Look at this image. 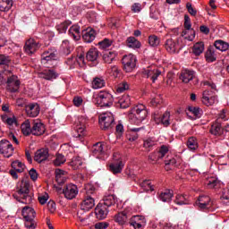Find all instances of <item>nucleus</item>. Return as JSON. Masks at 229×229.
<instances>
[{
    "label": "nucleus",
    "instance_id": "1",
    "mask_svg": "<svg viewBox=\"0 0 229 229\" xmlns=\"http://www.w3.org/2000/svg\"><path fill=\"white\" fill-rule=\"evenodd\" d=\"M33 192L30 190V181L28 179H23L20 188L17 190V194H14L13 198L20 203L30 205V203H33Z\"/></svg>",
    "mask_w": 229,
    "mask_h": 229
},
{
    "label": "nucleus",
    "instance_id": "2",
    "mask_svg": "<svg viewBox=\"0 0 229 229\" xmlns=\"http://www.w3.org/2000/svg\"><path fill=\"white\" fill-rule=\"evenodd\" d=\"M115 203H117L115 195H107L104 197L103 200L100 201L95 208L97 219H106L108 212H110L108 208H110V207H114Z\"/></svg>",
    "mask_w": 229,
    "mask_h": 229
},
{
    "label": "nucleus",
    "instance_id": "3",
    "mask_svg": "<svg viewBox=\"0 0 229 229\" xmlns=\"http://www.w3.org/2000/svg\"><path fill=\"white\" fill-rule=\"evenodd\" d=\"M21 131L23 135H44L46 127L44 123H40V120H26L21 124Z\"/></svg>",
    "mask_w": 229,
    "mask_h": 229
},
{
    "label": "nucleus",
    "instance_id": "4",
    "mask_svg": "<svg viewBox=\"0 0 229 229\" xmlns=\"http://www.w3.org/2000/svg\"><path fill=\"white\" fill-rule=\"evenodd\" d=\"M146 117H148V109H146V106L140 104L131 109L129 119L132 124L139 126L143 121H146Z\"/></svg>",
    "mask_w": 229,
    "mask_h": 229
},
{
    "label": "nucleus",
    "instance_id": "5",
    "mask_svg": "<svg viewBox=\"0 0 229 229\" xmlns=\"http://www.w3.org/2000/svg\"><path fill=\"white\" fill-rule=\"evenodd\" d=\"M93 103L100 108H110L114 105V96L108 91H100L96 98H93Z\"/></svg>",
    "mask_w": 229,
    "mask_h": 229
},
{
    "label": "nucleus",
    "instance_id": "6",
    "mask_svg": "<svg viewBox=\"0 0 229 229\" xmlns=\"http://www.w3.org/2000/svg\"><path fill=\"white\" fill-rule=\"evenodd\" d=\"M122 64L125 72H132L137 65V57L131 54L123 55Z\"/></svg>",
    "mask_w": 229,
    "mask_h": 229
},
{
    "label": "nucleus",
    "instance_id": "7",
    "mask_svg": "<svg viewBox=\"0 0 229 229\" xmlns=\"http://www.w3.org/2000/svg\"><path fill=\"white\" fill-rule=\"evenodd\" d=\"M91 153L93 157L98 158L99 160L105 159V155H106V143L98 142L91 148Z\"/></svg>",
    "mask_w": 229,
    "mask_h": 229
},
{
    "label": "nucleus",
    "instance_id": "8",
    "mask_svg": "<svg viewBox=\"0 0 229 229\" xmlns=\"http://www.w3.org/2000/svg\"><path fill=\"white\" fill-rule=\"evenodd\" d=\"M199 210L207 212L210 210L214 205V201L208 196H199L198 200L195 202Z\"/></svg>",
    "mask_w": 229,
    "mask_h": 229
},
{
    "label": "nucleus",
    "instance_id": "9",
    "mask_svg": "<svg viewBox=\"0 0 229 229\" xmlns=\"http://www.w3.org/2000/svg\"><path fill=\"white\" fill-rule=\"evenodd\" d=\"M115 120L114 119V114L112 113L104 114L99 118V124L102 130H110L114 126Z\"/></svg>",
    "mask_w": 229,
    "mask_h": 229
},
{
    "label": "nucleus",
    "instance_id": "10",
    "mask_svg": "<svg viewBox=\"0 0 229 229\" xmlns=\"http://www.w3.org/2000/svg\"><path fill=\"white\" fill-rule=\"evenodd\" d=\"M13 145L7 140H2L0 141V153L4 155L5 158H10L13 155Z\"/></svg>",
    "mask_w": 229,
    "mask_h": 229
},
{
    "label": "nucleus",
    "instance_id": "11",
    "mask_svg": "<svg viewBox=\"0 0 229 229\" xmlns=\"http://www.w3.org/2000/svg\"><path fill=\"white\" fill-rule=\"evenodd\" d=\"M63 194L66 199H74L78 196V186L74 184H68L64 187Z\"/></svg>",
    "mask_w": 229,
    "mask_h": 229
},
{
    "label": "nucleus",
    "instance_id": "12",
    "mask_svg": "<svg viewBox=\"0 0 229 229\" xmlns=\"http://www.w3.org/2000/svg\"><path fill=\"white\" fill-rule=\"evenodd\" d=\"M40 48V45L38 42L35 41V39H29L26 41L25 46L23 47L25 53L27 55H34V53H37L38 49Z\"/></svg>",
    "mask_w": 229,
    "mask_h": 229
},
{
    "label": "nucleus",
    "instance_id": "13",
    "mask_svg": "<svg viewBox=\"0 0 229 229\" xmlns=\"http://www.w3.org/2000/svg\"><path fill=\"white\" fill-rule=\"evenodd\" d=\"M80 207L81 211L89 212V210H92L94 207H96V200H94V198L90 196H86L81 202Z\"/></svg>",
    "mask_w": 229,
    "mask_h": 229
},
{
    "label": "nucleus",
    "instance_id": "14",
    "mask_svg": "<svg viewBox=\"0 0 229 229\" xmlns=\"http://www.w3.org/2000/svg\"><path fill=\"white\" fill-rule=\"evenodd\" d=\"M171 119V113L168 111L165 112L161 116L158 114L154 115V121L157 124H163L165 128L171 124L169 121Z\"/></svg>",
    "mask_w": 229,
    "mask_h": 229
},
{
    "label": "nucleus",
    "instance_id": "15",
    "mask_svg": "<svg viewBox=\"0 0 229 229\" xmlns=\"http://www.w3.org/2000/svg\"><path fill=\"white\" fill-rule=\"evenodd\" d=\"M196 78V72L194 70H182L179 75V80L182 81V83H189L190 81H192Z\"/></svg>",
    "mask_w": 229,
    "mask_h": 229
},
{
    "label": "nucleus",
    "instance_id": "16",
    "mask_svg": "<svg viewBox=\"0 0 229 229\" xmlns=\"http://www.w3.org/2000/svg\"><path fill=\"white\" fill-rule=\"evenodd\" d=\"M6 83H7V89L10 90V92L19 91V87H21V82L17 80V77L15 75L8 77Z\"/></svg>",
    "mask_w": 229,
    "mask_h": 229
},
{
    "label": "nucleus",
    "instance_id": "17",
    "mask_svg": "<svg viewBox=\"0 0 229 229\" xmlns=\"http://www.w3.org/2000/svg\"><path fill=\"white\" fill-rule=\"evenodd\" d=\"M47 158H49V150L47 148H41L37 150L34 156V160L35 162H38V164L46 162Z\"/></svg>",
    "mask_w": 229,
    "mask_h": 229
},
{
    "label": "nucleus",
    "instance_id": "18",
    "mask_svg": "<svg viewBox=\"0 0 229 229\" xmlns=\"http://www.w3.org/2000/svg\"><path fill=\"white\" fill-rule=\"evenodd\" d=\"M58 58V52L55 48L46 50L42 54V62H55Z\"/></svg>",
    "mask_w": 229,
    "mask_h": 229
},
{
    "label": "nucleus",
    "instance_id": "19",
    "mask_svg": "<svg viewBox=\"0 0 229 229\" xmlns=\"http://www.w3.org/2000/svg\"><path fill=\"white\" fill-rule=\"evenodd\" d=\"M25 110L29 117H37L40 114V106L37 103L29 104L26 106Z\"/></svg>",
    "mask_w": 229,
    "mask_h": 229
},
{
    "label": "nucleus",
    "instance_id": "20",
    "mask_svg": "<svg viewBox=\"0 0 229 229\" xmlns=\"http://www.w3.org/2000/svg\"><path fill=\"white\" fill-rule=\"evenodd\" d=\"M123 167H124L123 161L118 159L109 164L108 170L113 174H120V173H123Z\"/></svg>",
    "mask_w": 229,
    "mask_h": 229
},
{
    "label": "nucleus",
    "instance_id": "21",
    "mask_svg": "<svg viewBox=\"0 0 229 229\" xmlns=\"http://www.w3.org/2000/svg\"><path fill=\"white\" fill-rule=\"evenodd\" d=\"M162 74V72L158 69H148L144 72V76L151 80L152 83H155L158 80V76Z\"/></svg>",
    "mask_w": 229,
    "mask_h": 229
},
{
    "label": "nucleus",
    "instance_id": "22",
    "mask_svg": "<svg viewBox=\"0 0 229 229\" xmlns=\"http://www.w3.org/2000/svg\"><path fill=\"white\" fill-rule=\"evenodd\" d=\"M82 38L87 44H90L96 38V30L92 28H88L82 31Z\"/></svg>",
    "mask_w": 229,
    "mask_h": 229
},
{
    "label": "nucleus",
    "instance_id": "23",
    "mask_svg": "<svg viewBox=\"0 0 229 229\" xmlns=\"http://www.w3.org/2000/svg\"><path fill=\"white\" fill-rule=\"evenodd\" d=\"M41 78L47 80L48 81H53L58 77V72H55L53 69H45L40 72Z\"/></svg>",
    "mask_w": 229,
    "mask_h": 229
},
{
    "label": "nucleus",
    "instance_id": "24",
    "mask_svg": "<svg viewBox=\"0 0 229 229\" xmlns=\"http://www.w3.org/2000/svg\"><path fill=\"white\" fill-rule=\"evenodd\" d=\"M223 131L224 130L223 127L221 126V123H219L218 121H216L211 124L209 130V133H211V135H215V137H221Z\"/></svg>",
    "mask_w": 229,
    "mask_h": 229
},
{
    "label": "nucleus",
    "instance_id": "25",
    "mask_svg": "<svg viewBox=\"0 0 229 229\" xmlns=\"http://www.w3.org/2000/svg\"><path fill=\"white\" fill-rule=\"evenodd\" d=\"M205 58L208 64H212V62H216L217 60V55H216V48L214 47H208L205 54Z\"/></svg>",
    "mask_w": 229,
    "mask_h": 229
},
{
    "label": "nucleus",
    "instance_id": "26",
    "mask_svg": "<svg viewBox=\"0 0 229 229\" xmlns=\"http://www.w3.org/2000/svg\"><path fill=\"white\" fill-rule=\"evenodd\" d=\"M130 105H131V100L130 99V96L123 95L118 98L117 106H120V108H123V109L129 108Z\"/></svg>",
    "mask_w": 229,
    "mask_h": 229
},
{
    "label": "nucleus",
    "instance_id": "27",
    "mask_svg": "<svg viewBox=\"0 0 229 229\" xmlns=\"http://www.w3.org/2000/svg\"><path fill=\"white\" fill-rule=\"evenodd\" d=\"M141 130H144V127L130 129L129 134L126 135L127 140H130V142H135V140L139 139V131Z\"/></svg>",
    "mask_w": 229,
    "mask_h": 229
},
{
    "label": "nucleus",
    "instance_id": "28",
    "mask_svg": "<svg viewBox=\"0 0 229 229\" xmlns=\"http://www.w3.org/2000/svg\"><path fill=\"white\" fill-rule=\"evenodd\" d=\"M99 58V50L98 48H90L86 54L88 62H96Z\"/></svg>",
    "mask_w": 229,
    "mask_h": 229
},
{
    "label": "nucleus",
    "instance_id": "29",
    "mask_svg": "<svg viewBox=\"0 0 229 229\" xmlns=\"http://www.w3.org/2000/svg\"><path fill=\"white\" fill-rule=\"evenodd\" d=\"M68 33L70 37L73 38V40H80L81 38V32H80V26L78 25H72L69 29Z\"/></svg>",
    "mask_w": 229,
    "mask_h": 229
},
{
    "label": "nucleus",
    "instance_id": "30",
    "mask_svg": "<svg viewBox=\"0 0 229 229\" xmlns=\"http://www.w3.org/2000/svg\"><path fill=\"white\" fill-rule=\"evenodd\" d=\"M213 47H216L218 51H228L229 44L226 41H223V39H217L214 42Z\"/></svg>",
    "mask_w": 229,
    "mask_h": 229
},
{
    "label": "nucleus",
    "instance_id": "31",
    "mask_svg": "<svg viewBox=\"0 0 229 229\" xmlns=\"http://www.w3.org/2000/svg\"><path fill=\"white\" fill-rule=\"evenodd\" d=\"M21 216H23V219L35 218V209L31 207L26 206L21 210Z\"/></svg>",
    "mask_w": 229,
    "mask_h": 229
},
{
    "label": "nucleus",
    "instance_id": "32",
    "mask_svg": "<svg viewBox=\"0 0 229 229\" xmlns=\"http://www.w3.org/2000/svg\"><path fill=\"white\" fill-rule=\"evenodd\" d=\"M117 57V52L115 51H106L103 55V61L105 64H112Z\"/></svg>",
    "mask_w": 229,
    "mask_h": 229
},
{
    "label": "nucleus",
    "instance_id": "33",
    "mask_svg": "<svg viewBox=\"0 0 229 229\" xmlns=\"http://www.w3.org/2000/svg\"><path fill=\"white\" fill-rule=\"evenodd\" d=\"M165 47L168 53H176L178 43L173 39H167L165 43Z\"/></svg>",
    "mask_w": 229,
    "mask_h": 229
},
{
    "label": "nucleus",
    "instance_id": "34",
    "mask_svg": "<svg viewBox=\"0 0 229 229\" xmlns=\"http://www.w3.org/2000/svg\"><path fill=\"white\" fill-rule=\"evenodd\" d=\"M127 47L131 49H140V41H139L135 37H129L126 40Z\"/></svg>",
    "mask_w": 229,
    "mask_h": 229
},
{
    "label": "nucleus",
    "instance_id": "35",
    "mask_svg": "<svg viewBox=\"0 0 229 229\" xmlns=\"http://www.w3.org/2000/svg\"><path fill=\"white\" fill-rule=\"evenodd\" d=\"M61 51L65 56L71 55V53L72 52V45H71L69 40L63 41L61 45Z\"/></svg>",
    "mask_w": 229,
    "mask_h": 229
},
{
    "label": "nucleus",
    "instance_id": "36",
    "mask_svg": "<svg viewBox=\"0 0 229 229\" xmlns=\"http://www.w3.org/2000/svg\"><path fill=\"white\" fill-rule=\"evenodd\" d=\"M13 6V0H0V12H10Z\"/></svg>",
    "mask_w": 229,
    "mask_h": 229
},
{
    "label": "nucleus",
    "instance_id": "37",
    "mask_svg": "<svg viewBox=\"0 0 229 229\" xmlns=\"http://www.w3.org/2000/svg\"><path fill=\"white\" fill-rule=\"evenodd\" d=\"M203 51H205V43L200 41L194 44L192 47V53L195 55V56H199Z\"/></svg>",
    "mask_w": 229,
    "mask_h": 229
},
{
    "label": "nucleus",
    "instance_id": "38",
    "mask_svg": "<svg viewBox=\"0 0 229 229\" xmlns=\"http://www.w3.org/2000/svg\"><path fill=\"white\" fill-rule=\"evenodd\" d=\"M114 221L121 225H126L128 221V215L126 214V212H120L114 216Z\"/></svg>",
    "mask_w": 229,
    "mask_h": 229
},
{
    "label": "nucleus",
    "instance_id": "39",
    "mask_svg": "<svg viewBox=\"0 0 229 229\" xmlns=\"http://www.w3.org/2000/svg\"><path fill=\"white\" fill-rule=\"evenodd\" d=\"M173 196H174L173 191L166 190L159 195V199H160V201H163L164 203H169V202H171Z\"/></svg>",
    "mask_w": 229,
    "mask_h": 229
},
{
    "label": "nucleus",
    "instance_id": "40",
    "mask_svg": "<svg viewBox=\"0 0 229 229\" xmlns=\"http://www.w3.org/2000/svg\"><path fill=\"white\" fill-rule=\"evenodd\" d=\"M72 24V21H71L70 20H66L64 22L57 24L55 26V28H56L57 31H59V33H67V29Z\"/></svg>",
    "mask_w": 229,
    "mask_h": 229
},
{
    "label": "nucleus",
    "instance_id": "41",
    "mask_svg": "<svg viewBox=\"0 0 229 229\" xmlns=\"http://www.w3.org/2000/svg\"><path fill=\"white\" fill-rule=\"evenodd\" d=\"M106 84V82L102 79V78H98L96 77L93 79L91 85L93 89H103V87H105V85Z\"/></svg>",
    "mask_w": 229,
    "mask_h": 229
},
{
    "label": "nucleus",
    "instance_id": "42",
    "mask_svg": "<svg viewBox=\"0 0 229 229\" xmlns=\"http://www.w3.org/2000/svg\"><path fill=\"white\" fill-rule=\"evenodd\" d=\"M174 202L175 203V205H179V206L189 205L187 195L177 194Z\"/></svg>",
    "mask_w": 229,
    "mask_h": 229
},
{
    "label": "nucleus",
    "instance_id": "43",
    "mask_svg": "<svg viewBox=\"0 0 229 229\" xmlns=\"http://www.w3.org/2000/svg\"><path fill=\"white\" fill-rule=\"evenodd\" d=\"M187 146L191 151H196L198 149V140L195 137H190L187 141Z\"/></svg>",
    "mask_w": 229,
    "mask_h": 229
},
{
    "label": "nucleus",
    "instance_id": "44",
    "mask_svg": "<svg viewBox=\"0 0 229 229\" xmlns=\"http://www.w3.org/2000/svg\"><path fill=\"white\" fill-rule=\"evenodd\" d=\"M188 110H189V112L193 114V115L195 117H197V119H199V117H201V115H203V110H201V108H199V107L189 106Z\"/></svg>",
    "mask_w": 229,
    "mask_h": 229
},
{
    "label": "nucleus",
    "instance_id": "45",
    "mask_svg": "<svg viewBox=\"0 0 229 229\" xmlns=\"http://www.w3.org/2000/svg\"><path fill=\"white\" fill-rule=\"evenodd\" d=\"M113 44V41L109 38H104L103 40L99 41L98 46L99 49H108Z\"/></svg>",
    "mask_w": 229,
    "mask_h": 229
},
{
    "label": "nucleus",
    "instance_id": "46",
    "mask_svg": "<svg viewBox=\"0 0 229 229\" xmlns=\"http://www.w3.org/2000/svg\"><path fill=\"white\" fill-rule=\"evenodd\" d=\"M140 187L143 188V191H145L146 192H148V191L153 192V191H155V189L153 188V185H151V181L149 180L143 181L140 183Z\"/></svg>",
    "mask_w": 229,
    "mask_h": 229
},
{
    "label": "nucleus",
    "instance_id": "47",
    "mask_svg": "<svg viewBox=\"0 0 229 229\" xmlns=\"http://www.w3.org/2000/svg\"><path fill=\"white\" fill-rule=\"evenodd\" d=\"M83 162H81V157H73L72 159V162L70 163V165L72 167V169L76 170L78 167L81 166Z\"/></svg>",
    "mask_w": 229,
    "mask_h": 229
},
{
    "label": "nucleus",
    "instance_id": "48",
    "mask_svg": "<svg viewBox=\"0 0 229 229\" xmlns=\"http://www.w3.org/2000/svg\"><path fill=\"white\" fill-rule=\"evenodd\" d=\"M138 223H146V218L142 216H133L132 217L130 218V225H135Z\"/></svg>",
    "mask_w": 229,
    "mask_h": 229
},
{
    "label": "nucleus",
    "instance_id": "49",
    "mask_svg": "<svg viewBox=\"0 0 229 229\" xmlns=\"http://www.w3.org/2000/svg\"><path fill=\"white\" fill-rule=\"evenodd\" d=\"M156 153H157V158L161 159L164 157H165V155H167V153H169V148H167V146H165V145H163L159 148V151H157Z\"/></svg>",
    "mask_w": 229,
    "mask_h": 229
},
{
    "label": "nucleus",
    "instance_id": "50",
    "mask_svg": "<svg viewBox=\"0 0 229 229\" xmlns=\"http://www.w3.org/2000/svg\"><path fill=\"white\" fill-rule=\"evenodd\" d=\"M148 44L152 47H157V46L160 44V38H158V37H157L156 35H151L148 37Z\"/></svg>",
    "mask_w": 229,
    "mask_h": 229
},
{
    "label": "nucleus",
    "instance_id": "51",
    "mask_svg": "<svg viewBox=\"0 0 229 229\" xmlns=\"http://www.w3.org/2000/svg\"><path fill=\"white\" fill-rule=\"evenodd\" d=\"M128 89H130L128 82L123 81L120 84H118V86L116 88V92H118V94H121V93L124 92V90H128Z\"/></svg>",
    "mask_w": 229,
    "mask_h": 229
},
{
    "label": "nucleus",
    "instance_id": "52",
    "mask_svg": "<svg viewBox=\"0 0 229 229\" xmlns=\"http://www.w3.org/2000/svg\"><path fill=\"white\" fill-rule=\"evenodd\" d=\"M55 165H62V164H65V157L62 154H57L55 159L54 160Z\"/></svg>",
    "mask_w": 229,
    "mask_h": 229
},
{
    "label": "nucleus",
    "instance_id": "53",
    "mask_svg": "<svg viewBox=\"0 0 229 229\" xmlns=\"http://www.w3.org/2000/svg\"><path fill=\"white\" fill-rule=\"evenodd\" d=\"M209 189H216L219 185V181L214 177L208 180L207 182Z\"/></svg>",
    "mask_w": 229,
    "mask_h": 229
},
{
    "label": "nucleus",
    "instance_id": "54",
    "mask_svg": "<svg viewBox=\"0 0 229 229\" xmlns=\"http://www.w3.org/2000/svg\"><path fill=\"white\" fill-rule=\"evenodd\" d=\"M35 218H24L25 227L29 229H35Z\"/></svg>",
    "mask_w": 229,
    "mask_h": 229
},
{
    "label": "nucleus",
    "instance_id": "55",
    "mask_svg": "<svg viewBox=\"0 0 229 229\" xmlns=\"http://www.w3.org/2000/svg\"><path fill=\"white\" fill-rule=\"evenodd\" d=\"M116 138L121 139L123 137V133H124V126L122 123L116 125Z\"/></svg>",
    "mask_w": 229,
    "mask_h": 229
},
{
    "label": "nucleus",
    "instance_id": "56",
    "mask_svg": "<svg viewBox=\"0 0 229 229\" xmlns=\"http://www.w3.org/2000/svg\"><path fill=\"white\" fill-rule=\"evenodd\" d=\"M12 62V59H10V56L5 55H0V65H8Z\"/></svg>",
    "mask_w": 229,
    "mask_h": 229
},
{
    "label": "nucleus",
    "instance_id": "57",
    "mask_svg": "<svg viewBox=\"0 0 229 229\" xmlns=\"http://www.w3.org/2000/svg\"><path fill=\"white\" fill-rule=\"evenodd\" d=\"M186 8H187L188 13H190V15H192L193 17H196V15L198 14V11L196 9H194V7H192V4L188 2L186 4Z\"/></svg>",
    "mask_w": 229,
    "mask_h": 229
},
{
    "label": "nucleus",
    "instance_id": "58",
    "mask_svg": "<svg viewBox=\"0 0 229 229\" xmlns=\"http://www.w3.org/2000/svg\"><path fill=\"white\" fill-rule=\"evenodd\" d=\"M191 17H189L188 14L184 15V28L185 30H187V31H189L191 28Z\"/></svg>",
    "mask_w": 229,
    "mask_h": 229
},
{
    "label": "nucleus",
    "instance_id": "59",
    "mask_svg": "<svg viewBox=\"0 0 229 229\" xmlns=\"http://www.w3.org/2000/svg\"><path fill=\"white\" fill-rule=\"evenodd\" d=\"M29 174L30 176V179L35 182L37 180V178H38V174L37 173V170H35V168H31L29 171Z\"/></svg>",
    "mask_w": 229,
    "mask_h": 229
},
{
    "label": "nucleus",
    "instance_id": "60",
    "mask_svg": "<svg viewBox=\"0 0 229 229\" xmlns=\"http://www.w3.org/2000/svg\"><path fill=\"white\" fill-rule=\"evenodd\" d=\"M47 208H48L49 212H51L53 214L55 212V210H56V203H55V201H53V200H49L47 203Z\"/></svg>",
    "mask_w": 229,
    "mask_h": 229
},
{
    "label": "nucleus",
    "instance_id": "61",
    "mask_svg": "<svg viewBox=\"0 0 229 229\" xmlns=\"http://www.w3.org/2000/svg\"><path fill=\"white\" fill-rule=\"evenodd\" d=\"M143 146L146 148V149H149L155 146V141H153L151 139H148L144 141Z\"/></svg>",
    "mask_w": 229,
    "mask_h": 229
},
{
    "label": "nucleus",
    "instance_id": "62",
    "mask_svg": "<svg viewBox=\"0 0 229 229\" xmlns=\"http://www.w3.org/2000/svg\"><path fill=\"white\" fill-rule=\"evenodd\" d=\"M108 223L106 222H99L95 225V229H107Z\"/></svg>",
    "mask_w": 229,
    "mask_h": 229
},
{
    "label": "nucleus",
    "instance_id": "63",
    "mask_svg": "<svg viewBox=\"0 0 229 229\" xmlns=\"http://www.w3.org/2000/svg\"><path fill=\"white\" fill-rule=\"evenodd\" d=\"M131 10L134 12V13H139V12H140V10H142V5L139 3H136V4H132Z\"/></svg>",
    "mask_w": 229,
    "mask_h": 229
},
{
    "label": "nucleus",
    "instance_id": "64",
    "mask_svg": "<svg viewBox=\"0 0 229 229\" xmlns=\"http://www.w3.org/2000/svg\"><path fill=\"white\" fill-rule=\"evenodd\" d=\"M214 103H216V97H209L208 98V101L203 102L204 105H206V106H212V105H214Z\"/></svg>",
    "mask_w": 229,
    "mask_h": 229
}]
</instances>
